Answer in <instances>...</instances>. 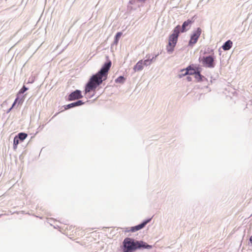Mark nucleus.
Wrapping results in <instances>:
<instances>
[{"label": "nucleus", "mask_w": 252, "mask_h": 252, "mask_svg": "<svg viewBox=\"0 0 252 252\" xmlns=\"http://www.w3.org/2000/svg\"><path fill=\"white\" fill-rule=\"evenodd\" d=\"M111 66V62L109 61L108 63H104L97 73L91 77L85 87L86 94L92 91H94L97 86L100 85L103 81L106 80Z\"/></svg>", "instance_id": "nucleus-1"}, {"label": "nucleus", "mask_w": 252, "mask_h": 252, "mask_svg": "<svg viewBox=\"0 0 252 252\" xmlns=\"http://www.w3.org/2000/svg\"><path fill=\"white\" fill-rule=\"evenodd\" d=\"M152 246L142 241H135L130 238H126L123 241V252H133L138 249H150Z\"/></svg>", "instance_id": "nucleus-2"}, {"label": "nucleus", "mask_w": 252, "mask_h": 252, "mask_svg": "<svg viewBox=\"0 0 252 252\" xmlns=\"http://www.w3.org/2000/svg\"><path fill=\"white\" fill-rule=\"evenodd\" d=\"M180 31V26H177L173 30L172 33L170 35L168 39V43L166 46V50L169 53H172L174 51L178 41V36Z\"/></svg>", "instance_id": "nucleus-3"}, {"label": "nucleus", "mask_w": 252, "mask_h": 252, "mask_svg": "<svg viewBox=\"0 0 252 252\" xmlns=\"http://www.w3.org/2000/svg\"><path fill=\"white\" fill-rule=\"evenodd\" d=\"M201 32L202 30L200 28H198L196 30L193 32L190 36V39L189 43V46H192L197 42Z\"/></svg>", "instance_id": "nucleus-4"}, {"label": "nucleus", "mask_w": 252, "mask_h": 252, "mask_svg": "<svg viewBox=\"0 0 252 252\" xmlns=\"http://www.w3.org/2000/svg\"><path fill=\"white\" fill-rule=\"evenodd\" d=\"M202 62L204 66L208 68L215 67L214 58L212 56L203 57L202 59Z\"/></svg>", "instance_id": "nucleus-5"}, {"label": "nucleus", "mask_w": 252, "mask_h": 252, "mask_svg": "<svg viewBox=\"0 0 252 252\" xmlns=\"http://www.w3.org/2000/svg\"><path fill=\"white\" fill-rule=\"evenodd\" d=\"M182 72H185V73L179 74V76L180 78L188 74L193 75L195 74L199 76H200V73L199 72H196L195 70L193 68L191 65L189 66L186 69H182Z\"/></svg>", "instance_id": "nucleus-6"}, {"label": "nucleus", "mask_w": 252, "mask_h": 252, "mask_svg": "<svg viewBox=\"0 0 252 252\" xmlns=\"http://www.w3.org/2000/svg\"><path fill=\"white\" fill-rule=\"evenodd\" d=\"M83 96L81 94V92L79 90H76L71 93L68 96V100L70 101L74 100L79 98H82Z\"/></svg>", "instance_id": "nucleus-7"}, {"label": "nucleus", "mask_w": 252, "mask_h": 252, "mask_svg": "<svg viewBox=\"0 0 252 252\" xmlns=\"http://www.w3.org/2000/svg\"><path fill=\"white\" fill-rule=\"evenodd\" d=\"M149 221V220H148L145 221L138 225H136V226H133V227H131L130 228V231H131V232H135V231H138V230L143 228Z\"/></svg>", "instance_id": "nucleus-8"}, {"label": "nucleus", "mask_w": 252, "mask_h": 252, "mask_svg": "<svg viewBox=\"0 0 252 252\" xmlns=\"http://www.w3.org/2000/svg\"><path fill=\"white\" fill-rule=\"evenodd\" d=\"M84 104V102H83L81 100H78L77 102L71 103L70 104H69L65 106V109H69L70 108L80 106Z\"/></svg>", "instance_id": "nucleus-9"}, {"label": "nucleus", "mask_w": 252, "mask_h": 252, "mask_svg": "<svg viewBox=\"0 0 252 252\" xmlns=\"http://www.w3.org/2000/svg\"><path fill=\"white\" fill-rule=\"evenodd\" d=\"M143 63L142 60L139 61L134 66L133 69L135 71L141 70L143 68Z\"/></svg>", "instance_id": "nucleus-10"}, {"label": "nucleus", "mask_w": 252, "mask_h": 252, "mask_svg": "<svg viewBox=\"0 0 252 252\" xmlns=\"http://www.w3.org/2000/svg\"><path fill=\"white\" fill-rule=\"evenodd\" d=\"M192 23V22L190 20H188L187 21L184 22L182 25L181 32H183L187 31V30L186 29V27L190 25Z\"/></svg>", "instance_id": "nucleus-11"}, {"label": "nucleus", "mask_w": 252, "mask_h": 252, "mask_svg": "<svg viewBox=\"0 0 252 252\" xmlns=\"http://www.w3.org/2000/svg\"><path fill=\"white\" fill-rule=\"evenodd\" d=\"M232 45V42L230 40L227 41L222 46V48L224 50H229Z\"/></svg>", "instance_id": "nucleus-12"}, {"label": "nucleus", "mask_w": 252, "mask_h": 252, "mask_svg": "<svg viewBox=\"0 0 252 252\" xmlns=\"http://www.w3.org/2000/svg\"><path fill=\"white\" fill-rule=\"evenodd\" d=\"M27 136V134L22 132L18 134V136L17 137L21 141H23L26 138Z\"/></svg>", "instance_id": "nucleus-13"}, {"label": "nucleus", "mask_w": 252, "mask_h": 252, "mask_svg": "<svg viewBox=\"0 0 252 252\" xmlns=\"http://www.w3.org/2000/svg\"><path fill=\"white\" fill-rule=\"evenodd\" d=\"M19 139L17 137V136H16L14 138V141H13V147L14 149H16L17 145L19 144Z\"/></svg>", "instance_id": "nucleus-14"}, {"label": "nucleus", "mask_w": 252, "mask_h": 252, "mask_svg": "<svg viewBox=\"0 0 252 252\" xmlns=\"http://www.w3.org/2000/svg\"><path fill=\"white\" fill-rule=\"evenodd\" d=\"M125 80V78L123 76H119V77H118L115 80V82L116 83H123L124 82Z\"/></svg>", "instance_id": "nucleus-15"}, {"label": "nucleus", "mask_w": 252, "mask_h": 252, "mask_svg": "<svg viewBox=\"0 0 252 252\" xmlns=\"http://www.w3.org/2000/svg\"><path fill=\"white\" fill-rule=\"evenodd\" d=\"M122 32H118L116 34V36H115V42H116V43H118V41H119V40L120 38V37H121V36H122Z\"/></svg>", "instance_id": "nucleus-16"}, {"label": "nucleus", "mask_w": 252, "mask_h": 252, "mask_svg": "<svg viewBox=\"0 0 252 252\" xmlns=\"http://www.w3.org/2000/svg\"><path fill=\"white\" fill-rule=\"evenodd\" d=\"M28 90L25 86H24L19 91V93L23 94Z\"/></svg>", "instance_id": "nucleus-17"}, {"label": "nucleus", "mask_w": 252, "mask_h": 252, "mask_svg": "<svg viewBox=\"0 0 252 252\" xmlns=\"http://www.w3.org/2000/svg\"><path fill=\"white\" fill-rule=\"evenodd\" d=\"M149 60H145L144 62L143 61L144 65H147V63L149 62Z\"/></svg>", "instance_id": "nucleus-18"}, {"label": "nucleus", "mask_w": 252, "mask_h": 252, "mask_svg": "<svg viewBox=\"0 0 252 252\" xmlns=\"http://www.w3.org/2000/svg\"><path fill=\"white\" fill-rule=\"evenodd\" d=\"M17 98L15 99L14 103L13 104V105H12V107H13L14 106V105L15 104V103H16L17 102Z\"/></svg>", "instance_id": "nucleus-19"}, {"label": "nucleus", "mask_w": 252, "mask_h": 252, "mask_svg": "<svg viewBox=\"0 0 252 252\" xmlns=\"http://www.w3.org/2000/svg\"><path fill=\"white\" fill-rule=\"evenodd\" d=\"M250 242L252 244V236L250 237Z\"/></svg>", "instance_id": "nucleus-20"}, {"label": "nucleus", "mask_w": 252, "mask_h": 252, "mask_svg": "<svg viewBox=\"0 0 252 252\" xmlns=\"http://www.w3.org/2000/svg\"><path fill=\"white\" fill-rule=\"evenodd\" d=\"M138 1H142V2H144L146 0H138Z\"/></svg>", "instance_id": "nucleus-21"}, {"label": "nucleus", "mask_w": 252, "mask_h": 252, "mask_svg": "<svg viewBox=\"0 0 252 252\" xmlns=\"http://www.w3.org/2000/svg\"><path fill=\"white\" fill-rule=\"evenodd\" d=\"M182 73H185V72H182V70H181V74H182Z\"/></svg>", "instance_id": "nucleus-22"}, {"label": "nucleus", "mask_w": 252, "mask_h": 252, "mask_svg": "<svg viewBox=\"0 0 252 252\" xmlns=\"http://www.w3.org/2000/svg\"><path fill=\"white\" fill-rule=\"evenodd\" d=\"M188 78L189 80H190V77H188Z\"/></svg>", "instance_id": "nucleus-23"}, {"label": "nucleus", "mask_w": 252, "mask_h": 252, "mask_svg": "<svg viewBox=\"0 0 252 252\" xmlns=\"http://www.w3.org/2000/svg\"><path fill=\"white\" fill-rule=\"evenodd\" d=\"M188 78L189 80H190V77H188Z\"/></svg>", "instance_id": "nucleus-24"}, {"label": "nucleus", "mask_w": 252, "mask_h": 252, "mask_svg": "<svg viewBox=\"0 0 252 252\" xmlns=\"http://www.w3.org/2000/svg\"><path fill=\"white\" fill-rule=\"evenodd\" d=\"M58 114V113H57L56 114H55L54 116H57V115Z\"/></svg>", "instance_id": "nucleus-25"}]
</instances>
